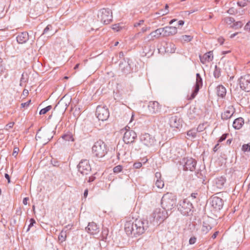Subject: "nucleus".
<instances>
[{
  "mask_svg": "<svg viewBox=\"0 0 250 250\" xmlns=\"http://www.w3.org/2000/svg\"><path fill=\"white\" fill-rule=\"evenodd\" d=\"M216 93L218 96L223 98L226 94V89L222 85H219L216 87Z\"/></svg>",
  "mask_w": 250,
  "mask_h": 250,
  "instance_id": "nucleus-24",
  "label": "nucleus"
},
{
  "mask_svg": "<svg viewBox=\"0 0 250 250\" xmlns=\"http://www.w3.org/2000/svg\"><path fill=\"white\" fill-rule=\"evenodd\" d=\"M92 149L93 153L99 158L104 157L107 153L106 146L102 140L95 142Z\"/></svg>",
  "mask_w": 250,
  "mask_h": 250,
  "instance_id": "nucleus-4",
  "label": "nucleus"
},
{
  "mask_svg": "<svg viewBox=\"0 0 250 250\" xmlns=\"http://www.w3.org/2000/svg\"><path fill=\"white\" fill-rule=\"evenodd\" d=\"M155 185L158 188H162L164 186V182L161 179H156Z\"/></svg>",
  "mask_w": 250,
  "mask_h": 250,
  "instance_id": "nucleus-37",
  "label": "nucleus"
},
{
  "mask_svg": "<svg viewBox=\"0 0 250 250\" xmlns=\"http://www.w3.org/2000/svg\"><path fill=\"white\" fill-rule=\"evenodd\" d=\"M237 4L238 6L241 7H244L247 5L246 1L245 0H243V1H238Z\"/></svg>",
  "mask_w": 250,
  "mask_h": 250,
  "instance_id": "nucleus-46",
  "label": "nucleus"
},
{
  "mask_svg": "<svg viewBox=\"0 0 250 250\" xmlns=\"http://www.w3.org/2000/svg\"><path fill=\"white\" fill-rule=\"evenodd\" d=\"M66 238V230L62 229L60 233L58 239L61 242L64 241Z\"/></svg>",
  "mask_w": 250,
  "mask_h": 250,
  "instance_id": "nucleus-33",
  "label": "nucleus"
},
{
  "mask_svg": "<svg viewBox=\"0 0 250 250\" xmlns=\"http://www.w3.org/2000/svg\"><path fill=\"white\" fill-rule=\"evenodd\" d=\"M29 200L28 197H25L23 199V204L24 205H26L27 204V201Z\"/></svg>",
  "mask_w": 250,
  "mask_h": 250,
  "instance_id": "nucleus-60",
  "label": "nucleus"
},
{
  "mask_svg": "<svg viewBox=\"0 0 250 250\" xmlns=\"http://www.w3.org/2000/svg\"><path fill=\"white\" fill-rule=\"evenodd\" d=\"M112 29L113 30H116L117 31H119L120 30V26L118 24H114L113 25Z\"/></svg>",
  "mask_w": 250,
  "mask_h": 250,
  "instance_id": "nucleus-56",
  "label": "nucleus"
},
{
  "mask_svg": "<svg viewBox=\"0 0 250 250\" xmlns=\"http://www.w3.org/2000/svg\"><path fill=\"white\" fill-rule=\"evenodd\" d=\"M52 108V106L51 105H48L46 107L42 109L40 112H39V114L40 115H42V114H46L48 111H49Z\"/></svg>",
  "mask_w": 250,
  "mask_h": 250,
  "instance_id": "nucleus-38",
  "label": "nucleus"
},
{
  "mask_svg": "<svg viewBox=\"0 0 250 250\" xmlns=\"http://www.w3.org/2000/svg\"><path fill=\"white\" fill-rule=\"evenodd\" d=\"M79 172L82 175H87L91 171V168L89 161L86 159L82 160L77 166Z\"/></svg>",
  "mask_w": 250,
  "mask_h": 250,
  "instance_id": "nucleus-8",
  "label": "nucleus"
},
{
  "mask_svg": "<svg viewBox=\"0 0 250 250\" xmlns=\"http://www.w3.org/2000/svg\"><path fill=\"white\" fill-rule=\"evenodd\" d=\"M14 123L13 122H11L6 125V129H8L9 128H12L14 125Z\"/></svg>",
  "mask_w": 250,
  "mask_h": 250,
  "instance_id": "nucleus-55",
  "label": "nucleus"
},
{
  "mask_svg": "<svg viewBox=\"0 0 250 250\" xmlns=\"http://www.w3.org/2000/svg\"><path fill=\"white\" fill-rule=\"evenodd\" d=\"M226 182V179L225 178L221 177L216 179L215 183L217 188L221 189L222 188Z\"/></svg>",
  "mask_w": 250,
  "mask_h": 250,
  "instance_id": "nucleus-25",
  "label": "nucleus"
},
{
  "mask_svg": "<svg viewBox=\"0 0 250 250\" xmlns=\"http://www.w3.org/2000/svg\"><path fill=\"white\" fill-rule=\"evenodd\" d=\"M144 20H140V21H139V22H136L134 24V26L135 27L139 26L142 25L144 23Z\"/></svg>",
  "mask_w": 250,
  "mask_h": 250,
  "instance_id": "nucleus-54",
  "label": "nucleus"
},
{
  "mask_svg": "<svg viewBox=\"0 0 250 250\" xmlns=\"http://www.w3.org/2000/svg\"><path fill=\"white\" fill-rule=\"evenodd\" d=\"M119 68L125 74H127L130 73L131 71V68L129 62H126L125 60L120 62Z\"/></svg>",
  "mask_w": 250,
  "mask_h": 250,
  "instance_id": "nucleus-18",
  "label": "nucleus"
},
{
  "mask_svg": "<svg viewBox=\"0 0 250 250\" xmlns=\"http://www.w3.org/2000/svg\"><path fill=\"white\" fill-rule=\"evenodd\" d=\"M242 26L243 23L241 21H237L233 24L232 27L235 28V29H238L241 28Z\"/></svg>",
  "mask_w": 250,
  "mask_h": 250,
  "instance_id": "nucleus-43",
  "label": "nucleus"
},
{
  "mask_svg": "<svg viewBox=\"0 0 250 250\" xmlns=\"http://www.w3.org/2000/svg\"><path fill=\"white\" fill-rule=\"evenodd\" d=\"M17 41L19 43H25L29 40V35L27 32L20 33L17 37Z\"/></svg>",
  "mask_w": 250,
  "mask_h": 250,
  "instance_id": "nucleus-21",
  "label": "nucleus"
},
{
  "mask_svg": "<svg viewBox=\"0 0 250 250\" xmlns=\"http://www.w3.org/2000/svg\"><path fill=\"white\" fill-rule=\"evenodd\" d=\"M246 29H249L250 30V21L248 22L245 26Z\"/></svg>",
  "mask_w": 250,
  "mask_h": 250,
  "instance_id": "nucleus-64",
  "label": "nucleus"
},
{
  "mask_svg": "<svg viewBox=\"0 0 250 250\" xmlns=\"http://www.w3.org/2000/svg\"><path fill=\"white\" fill-rule=\"evenodd\" d=\"M36 223L35 220L33 218H31L30 220V224L28 226L27 231H29L30 228L33 226L34 224Z\"/></svg>",
  "mask_w": 250,
  "mask_h": 250,
  "instance_id": "nucleus-47",
  "label": "nucleus"
},
{
  "mask_svg": "<svg viewBox=\"0 0 250 250\" xmlns=\"http://www.w3.org/2000/svg\"><path fill=\"white\" fill-rule=\"evenodd\" d=\"M155 175V178H156V179H161V174L160 172H156Z\"/></svg>",
  "mask_w": 250,
  "mask_h": 250,
  "instance_id": "nucleus-57",
  "label": "nucleus"
},
{
  "mask_svg": "<svg viewBox=\"0 0 250 250\" xmlns=\"http://www.w3.org/2000/svg\"><path fill=\"white\" fill-rule=\"evenodd\" d=\"M211 225L208 221H203L201 230L204 234L207 233L211 229Z\"/></svg>",
  "mask_w": 250,
  "mask_h": 250,
  "instance_id": "nucleus-26",
  "label": "nucleus"
},
{
  "mask_svg": "<svg viewBox=\"0 0 250 250\" xmlns=\"http://www.w3.org/2000/svg\"><path fill=\"white\" fill-rule=\"evenodd\" d=\"M52 26L50 24L48 25L43 30L42 34H46L47 33L49 30L52 28Z\"/></svg>",
  "mask_w": 250,
  "mask_h": 250,
  "instance_id": "nucleus-49",
  "label": "nucleus"
},
{
  "mask_svg": "<svg viewBox=\"0 0 250 250\" xmlns=\"http://www.w3.org/2000/svg\"><path fill=\"white\" fill-rule=\"evenodd\" d=\"M30 103H31V100H29L25 103H21V107H27L29 105Z\"/></svg>",
  "mask_w": 250,
  "mask_h": 250,
  "instance_id": "nucleus-51",
  "label": "nucleus"
},
{
  "mask_svg": "<svg viewBox=\"0 0 250 250\" xmlns=\"http://www.w3.org/2000/svg\"><path fill=\"white\" fill-rule=\"evenodd\" d=\"M200 88V87H199V86H194V89L193 90L191 95L188 98V100H193L196 96L197 93H198V91Z\"/></svg>",
  "mask_w": 250,
  "mask_h": 250,
  "instance_id": "nucleus-29",
  "label": "nucleus"
},
{
  "mask_svg": "<svg viewBox=\"0 0 250 250\" xmlns=\"http://www.w3.org/2000/svg\"><path fill=\"white\" fill-rule=\"evenodd\" d=\"M150 29V27H143L142 29H141V32H139V33H138L136 35V36H139V35H140L142 33H145L146 32V31Z\"/></svg>",
  "mask_w": 250,
  "mask_h": 250,
  "instance_id": "nucleus-45",
  "label": "nucleus"
},
{
  "mask_svg": "<svg viewBox=\"0 0 250 250\" xmlns=\"http://www.w3.org/2000/svg\"><path fill=\"white\" fill-rule=\"evenodd\" d=\"M108 234V229L106 228L103 229L102 232V234H101L102 240L105 241L106 240Z\"/></svg>",
  "mask_w": 250,
  "mask_h": 250,
  "instance_id": "nucleus-35",
  "label": "nucleus"
},
{
  "mask_svg": "<svg viewBox=\"0 0 250 250\" xmlns=\"http://www.w3.org/2000/svg\"><path fill=\"white\" fill-rule=\"evenodd\" d=\"M22 94L24 96H27V95L28 94V90L27 89H24V90L23 91V92H22Z\"/></svg>",
  "mask_w": 250,
  "mask_h": 250,
  "instance_id": "nucleus-63",
  "label": "nucleus"
},
{
  "mask_svg": "<svg viewBox=\"0 0 250 250\" xmlns=\"http://www.w3.org/2000/svg\"><path fill=\"white\" fill-rule=\"evenodd\" d=\"M176 204V198L171 193L165 194L161 199L162 207L167 211L173 208Z\"/></svg>",
  "mask_w": 250,
  "mask_h": 250,
  "instance_id": "nucleus-2",
  "label": "nucleus"
},
{
  "mask_svg": "<svg viewBox=\"0 0 250 250\" xmlns=\"http://www.w3.org/2000/svg\"><path fill=\"white\" fill-rule=\"evenodd\" d=\"M168 211L162 208H156L152 213V217L157 222L161 223L163 222L168 216Z\"/></svg>",
  "mask_w": 250,
  "mask_h": 250,
  "instance_id": "nucleus-6",
  "label": "nucleus"
},
{
  "mask_svg": "<svg viewBox=\"0 0 250 250\" xmlns=\"http://www.w3.org/2000/svg\"><path fill=\"white\" fill-rule=\"evenodd\" d=\"M169 124L172 128H179L182 125L181 120L177 116H172L169 118Z\"/></svg>",
  "mask_w": 250,
  "mask_h": 250,
  "instance_id": "nucleus-16",
  "label": "nucleus"
},
{
  "mask_svg": "<svg viewBox=\"0 0 250 250\" xmlns=\"http://www.w3.org/2000/svg\"><path fill=\"white\" fill-rule=\"evenodd\" d=\"M133 166L135 168H139L142 166V164L141 162L135 163Z\"/></svg>",
  "mask_w": 250,
  "mask_h": 250,
  "instance_id": "nucleus-52",
  "label": "nucleus"
},
{
  "mask_svg": "<svg viewBox=\"0 0 250 250\" xmlns=\"http://www.w3.org/2000/svg\"><path fill=\"white\" fill-rule=\"evenodd\" d=\"M234 109L232 107H229L221 114V119L223 120L230 118L234 113Z\"/></svg>",
  "mask_w": 250,
  "mask_h": 250,
  "instance_id": "nucleus-20",
  "label": "nucleus"
},
{
  "mask_svg": "<svg viewBox=\"0 0 250 250\" xmlns=\"http://www.w3.org/2000/svg\"><path fill=\"white\" fill-rule=\"evenodd\" d=\"M178 209L185 216H191L193 212V207L192 203L187 199L180 201L178 205Z\"/></svg>",
  "mask_w": 250,
  "mask_h": 250,
  "instance_id": "nucleus-3",
  "label": "nucleus"
},
{
  "mask_svg": "<svg viewBox=\"0 0 250 250\" xmlns=\"http://www.w3.org/2000/svg\"><path fill=\"white\" fill-rule=\"evenodd\" d=\"M148 228L146 220L136 219L134 221L126 222L125 225V230L126 234L131 237H138L143 234Z\"/></svg>",
  "mask_w": 250,
  "mask_h": 250,
  "instance_id": "nucleus-1",
  "label": "nucleus"
},
{
  "mask_svg": "<svg viewBox=\"0 0 250 250\" xmlns=\"http://www.w3.org/2000/svg\"><path fill=\"white\" fill-rule=\"evenodd\" d=\"M96 115L99 120L102 121H106L109 116L108 108L104 106H98L96 108Z\"/></svg>",
  "mask_w": 250,
  "mask_h": 250,
  "instance_id": "nucleus-7",
  "label": "nucleus"
},
{
  "mask_svg": "<svg viewBox=\"0 0 250 250\" xmlns=\"http://www.w3.org/2000/svg\"><path fill=\"white\" fill-rule=\"evenodd\" d=\"M170 47H171V48H172V50H171L170 52H171V53H173V52H175V49H176V48H175V45H174V44H171L170 45Z\"/></svg>",
  "mask_w": 250,
  "mask_h": 250,
  "instance_id": "nucleus-62",
  "label": "nucleus"
},
{
  "mask_svg": "<svg viewBox=\"0 0 250 250\" xmlns=\"http://www.w3.org/2000/svg\"><path fill=\"white\" fill-rule=\"evenodd\" d=\"M244 123V119L240 117L234 120L233 122L232 125L235 129H239L242 127Z\"/></svg>",
  "mask_w": 250,
  "mask_h": 250,
  "instance_id": "nucleus-22",
  "label": "nucleus"
},
{
  "mask_svg": "<svg viewBox=\"0 0 250 250\" xmlns=\"http://www.w3.org/2000/svg\"><path fill=\"white\" fill-rule=\"evenodd\" d=\"M240 88L246 92L250 91V75L247 74L241 76L239 79Z\"/></svg>",
  "mask_w": 250,
  "mask_h": 250,
  "instance_id": "nucleus-9",
  "label": "nucleus"
},
{
  "mask_svg": "<svg viewBox=\"0 0 250 250\" xmlns=\"http://www.w3.org/2000/svg\"><path fill=\"white\" fill-rule=\"evenodd\" d=\"M203 59L208 62L212 61L213 59V54L212 52L209 51L205 54L203 56Z\"/></svg>",
  "mask_w": 250,
  "mask_h": 250,
  "instance_id": "nucleus-31",
  "label": "nucleus"
},
{
  "mask_svg": "<svg viewBox=\"0 0 250 250\" xmlns=\"http://www.w3.org/2000/svg\"><path fill=\"white\" fill-rule=\"evenodd\" d=\"M197 109L194 106H190L188 111V114L190 119L195 118V115L197 114Z\"/></svg>",
  "mask_w": 250,
  "mask_h": 250,
  "instance_id": "nucleus-27",
  "label": "nucleus"
},
{
  "mask_svg": "<svg viewBox=\"0 0 250 250\" xmlns=\"http://www.w3.org/2000/svg\"><path fill=\"white\" fill-rule=\"evenodd\" d=\"M98 18L104 24H109L112 20V13L108 8H103L98 12Z\"/></svg>",
  "mask_w": 250,
  "mask_h": 250,
  "instance_id": "nucleus-5",
  "label": "nucleus"
},
{
  "mask_svg": "<svg viewBox=\"0 0 250 250\" xmlns=\"http://www.w3.org/2000/svg\"><path fill=\"white\" fill-rule=\"evenodd\" d=\"M181 40L186 42H189L192 40L193 37L189 35H183L181 37Z\"/></svg>",
  "mask_w": 250,
  "mask_h": 250,
  "instance_id": "nucleus-39",
  "label": "nucleus"
},
{
  "mask_svg": "<svg viewBox=\"0 0 250 250\" xmlns=\"http://www.w3.org/2000/svg\"><path fill=\"white\" fill-rule=\"evenodd\" d=\"M221 75L220 69L215 65L214 71L213 72V76L215 78H218Z\"/></svg>",
  "mask_w": 250,
  "mask_h": 250,
  "instance_id": "nucleus-36",
  "label": "nucleus"
},
{
  "mask_svg": "<svg viewBox=\"0 0 250 250\" xmlns=\"http://www.w3.org/2000/svg\"><path fill=\"white\" fill-rule=\"evenodd\" d=\"M4 177L7 180L8 183H10V177L9 175L7 173H5L4 174Z\"/></svg>",
  "mask_w": 250,
  "mask_h": 250,
  "instance_id": "nucleus-59",
  "label": "nucleus"
},
{
  "mask_svg": "<svg viewBox=\"0 0 250 250\" xmlns=\"http://www.w3.org/2000/svg\"><path fill=\"white\" fill-rule=\"evenodd\" d=\"M225 21L228 24H230L235 21V20L232 17H228L226 18Z\"/></svg>",
  "mask_w": 250,
  "mask_h": 250,
  "instance_id": "nucleus-44",
  "label": "nucleus"
},
{
  "mask_svg": "<svg viewBox=\"0 0 250 250\" xmlns=\"http://www.w3.org/2000/svg\"><path fill=\"white\" fill-rule=\"evenodd\" d=\"M163 28H158L155 31L151 32L150 34L146 37V39H148L150 36H151L152 38H158L161 35H163Z\"/></svg>",
  "mask_w": 250,
  "mask_h": 250,
  "instance_id": "nucleus-23",
  "label": "nucleus"
},
{
  "mask_svg": "<svg viewBox=\"0 0 250 250\" xmlns=\"http://www.w3.org/2000/svg\"><path fill=\"white\" fill-rule=\"evenodd\" d=\"M182 163L184 164V170L193 171L195 169L196 161L192 158H184Z\"/></svg>",
  "mask_w": 250,
  "mask_h": 250,
  "instance_id": "nucleus-11",
  "label": "nucleus"
},
{
  "mask_svg": "<svg viewBox=\"0 0 250 250\" xmlns=\"http://www.w3.org/2000/svg\"><path fill=\"white\" fill-rule=\"evenodd\" d=\"M123 167L121 165H118L113 168V172L118 173L122 170Z\"/></svg>",
  "mask_w": 250,
  "mask_h": 250,
  "instance_id": "nucleus-42",
  "label": "nucleus"
},
{
  "mask_svg": "<svg viewBox=\"0 0 250 250\" xmlns=\"http://www.w3.org/2000/svg\"><path fill=\"white\" fill-rule=\"evenodd\" d=\"M62 138L66 141H74V139L71 133H68L62 136Z\"/></svg>",
  "mask_w": 250,
  "mask_h": 250,
  "instance_id": "nucleus-32",
  "label": "nucleus"
},
{
  "mask_svg": "<svg viewBox=\"0 0 250 250\" xmlns=\"http://www.w3.org/2000/svg\"><path fill=\"white\" fill-rule=\"evenodd\" d=\"M19 151V148L15 147L14 148V150H13V154H12L13 156H14V157H16V156L17 155V154L18 153Z\"/></svg>",
  "mask_w": 250,
  "mask_h": 250,
  "instance_id": "nucleus-53",
  "label": "nucleus"
},
{
  "mask_svg": "<svg viewBox=\"0 0 250 250\" xmlns=\"http://www.w3.org/2000/svg\"><path fill=\"white\" fill-rule=\"evenodd\" d=\"M196 241V238L194 236L191 237L189 240V243L190 245H192L195 243Z\"/></svg>",
  "mask_w": 250,
  "mask_h": 250,
  "instance_id": "nucleus-50",
  "label": "nucleus"
},
{
  "mask_svg": "<svg viewBox=\"0 0 250 250\" xmlns=\"http://www.w3.org/2000/svg\"><path fill=\"white\" fill-rule=\"evenodd\" d=\"M228 135V134H227V133H225V134H223L219 138L218 142H222L223 141L225 140L226 139Z\"/></svg>",
  "mask_w": 250,
  "mask_h": 250,
  "instance_id": "nucleus-48",
  "label": "nucleus"
},
{
  "mask_svg": "<svg viewBox=\"0 0 250 250\" xmlns=\"http://www.w3.org/2000/svg\"><path fill=\"white\" fill-rule=\"evenodd\" d=\"M202 79L199 73L196 74V82L195 86H199V87H201L202 86Z\"/></svg>",
  "mask_w": 250,
  "mask_h": 250,
  "instance_id": "nucleus-34",
  "label": "nucleus"
},
{
  "mask_svg": "<svg viewBox=\"0 0 250 250\" xmlns=\"http://www.w3.org/2000/svg\"><path fill=\"white\" fill-rule=\"evenodd\" d=\"M88 193V189H85L84 193H83V197L84 198H86L87 197Z\"/></svg>",
  "mask_w": 250,
  "mask_h": 250,
  "instance_id": "nucleus-61",
  "label": "nucleus"
},
{
  "mask_svg": "<svg viewBox=\"0 0 250 250\" xmlns=\"http://www.w3.org/2000/svg\"><path fill=\"white\" fill-rule=\"evenodd\" d=\"M137 137V134L133 130H129L124 133L123 141L125 144H130L134 142Z\"/></svg>",
  "mask_w": 250,
  "mask_h": 250,
  "instance_id": "nucleus-13",
  "label": "nucleus"
},
{
  "mask_svg": "<svg viewBox=\"0 0 250 250\" xmlns=\"http://www.w3.org/2000/svg\"><path fill=\"white\" fill-rule=\"evenodd\" d=\"M200 88V87H199V86H194V89L193 90L191 95L188 98V100H193L196 96L197 93H198V91Z\"/></svg>",
  "mask_w": 250,
  "mask_h": 250,
  "instance_id": "nucleus-30",
  "label": "nucleus"
},
{
  "mask_svg": "<svg viewBox=\"0 0 250 250\" xmlns=\"http://www.w3.org/2000/svg\"><path fill=\"white\" fill-rule=\"evenodd\" d=\"M85 230L88 233L94 235L98 233L100 231V229L95 222H92L88 223L87 227L85 228Z\"/></svg>",
  "mask_w": 250,
  "mask_h": 250,
  "instance_id": "nucleus-17",
  "label": "nucleus"
},
{
  "mask_svg": "<svg viewBox=\"0 0 250 250\" xmlns=\"http://www.w3.org/2000/svg\"><path fill=\"white\" fill-rule=\"evenodd\" d=\"M150 114H156L160 111L161 106L157 101H150L147 105Z\"/></svg>",
  "mask_w": 250,
  "mask_h": 250,
  "instance_id": "nucleus-14",
  "label": "nucleus"
},
{
  "mask_svg": "<svg viewBox=\"0 0 250 250\" xmlns=\"http://www.w3.org/2000/svg\"><path fill=\"white\" fill-rule=\"evenodd\" d=\"M95 177L94 176H91L89 177L87 182L88 183H91V182L94 181L95 180Z\"/></svg>",
  "mask_w": 250,
  "mask_h": 250,
  "instance_id": "nucleus-58",
  "label": "nucleus"
},
{
  "mask_svg": "<svg viewBox=\"0 0 250 250\" xmlns=\"http://www.w3.org/2000/svg\"><path fill=\"white\" fill-rule=\"evenodd\" d=\"M163 37L172 36L177 33V28L175 26H166L163 28Z\"/></svg>",
  "mask_w": 250,
  "mask_h": 250,
  "instance_id": "nucleus-19",
  "label": "nucleus"
},
{
  "mask_svg": "<svg viewBox=\"0 0 250 250\" xmlns=\"http://www.w3.org/2000/svg\"><path fill=\"white\" fill-rule=\"evenodd\" d=\"M168 12L169 11L167 9H162L159 10V12L157 13V14L160 16H164L167 14Z\"/></svg>",
  "mask_w": 250,
  "mask_h": 250,
  "instance_id": "nucleus-41",
  "label": "nucleus"
},
{
  "mask_svg": "<svg viewBox=\"0 0 250 250\" xmlns=\"http://www.w3.org/2000/svg\"><path fill=\"white\" fill-rule=\"evenodd\" d=\"M41 130V129H39L36 134L35 138L37 140L40 139H43L44 140L43 141V143L44 144H46L51 139L53 138V135H52V132L50 131H45L43 132L42 133H40V131Z\"/></svg>",
  "mask_w": 250,
  "mask_h": 250,
  "instance_id": "nucleus-12",
  "label": "nucleus"
},
{
  "mask_svg": "<svg viewBox=\"0 0 250 250\" xmlns=\"http://www.w3.org/2000/svg\"><path fill=\"white\" fill-rule=\"evenodd\" d=\"M242 149L244 152L250 151V143L242 146Z\"/></svg>",
  "mask_w": 250,
  "mask_h": 250,
  "instance_id": "nucleus-40",
  "label": "nucleus"
},
{
  "mask_svg": "<svg viewBox=\"0 0 250 250\" xmlns=\"http://www.w3.org/2000/svg\"><path fill=\"white\" fill-rule=\"evenodd\" d=\"M197 132V129H196L195 128H193V129H191L188 130L187 133V136L188 137V139L195 138L196 136Z\"/></svg>",
  "mask_w": 250,
  "mask_h": 250,
  "instance_id": "nucleus-28",
  "label": "nucleus"
},
{
  "mask_svg": "<svg viewBox=\"0 0 250 250\" xmlns=\"http://www.w3.org/2000/svg\"><path fill=\"white\" fill-rule=\"evenodd\" d=\"M141 142L146 146L151 147L153 146L156 142L155 138L148 133H145L140 136Z\"/></svg>",
  "mask_w": 250,
  "mask_h": 250,
  "instance_id": "nucleus-10",
  "label": "nucleus"
},
{
  "mask_svg": "<svg viewBox=\"0 0 250 250\" xmlns=\"http://www.w3.org/2000/svg\"><path fill=\"white\" fill-rule=\"evenodd\" d=\"M212 207L216 210H220L223 206V200L218 197H213L210 203Z\"/></svg>",
  "mask_w": 250,
  "mask_h": 250,
  "instance_id": "nucleus-15",
  "label": "nucleus"
}]
</instances>
